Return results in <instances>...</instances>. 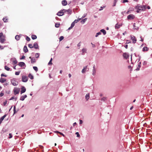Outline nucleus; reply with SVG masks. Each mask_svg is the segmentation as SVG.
<instances>
[{
	"label": "nucleus",
	"instance_id": "29",
	"mask_svg": "<svg viewBox=\"0 0 152 152\" xmlns=\"http://www.w3.org/2000/svg\"><path fill=\"white\" fill-rule=\"evenodd\" d=\"M86 99L87 100H88L89 98V94H87L85 96Z\"/></svg>",
	"mask_w": 152,
	"mask_h": 152
},
{
	"label": "nucleus",
	"instance_id": "20",
	"mask_svg": "<svg viewBox=\"0 0 152 152\" xmlns=\"http://www.w3.org/2000/svg\"><path fill=\"white\" fill-rule=\"evenodd\" d=\"M148 50V48L147 47H144L142 49L143 51H147Z\"/></svg>",
	"mask_w": 152,
	"mask_h": 152
},
{
	"label": "nucleus",
	"instance_id": "12",
	"mask_svg": "<svg viewBox=\"0 0 152 152\" xmlns=\"http://www.w3.org/2000/svg\"><path fill=\"white\" fill-rule=\"evenodd\" d=\"M27 97V96L26 95H25L24 96H22L20 97V100L21 101H23Z\"/></svg>",
	"mask_w": 152,
	"mask_h": 152
},
{
	"label": "nucleus",
	"instance_id": "23",
	"mask_svg": "<svg viewBox=\"0 0 152 152\" xmlns=\"http://www.w3.org/2000/svg\"><path fill=\"white\" fill-rule=\"evenodd\" d=\"M31 38L33 39H37V37L36 35H31Z\"/></svg>",
	"mask_w": 152,
	"mask_h": 152
},
{
	"label": "nucleus",
	"instance_id": "27",
	"mask_svg": "<svg viewBox=\"0 0 152 152\" xmlns=\"http://www.w3.org/2000/svg\"><path fill=\"white\" fill-rule=\"evenodd\" d=\"M95 65H94V66H93V75H94L96 73V70L95 69Z\"/></svg>",
	"mask_w": 152,
	"mask_h": 152
},
{
	"label": "nucleus",
	"instance_id": "58",
	"mask_svg": "<svg viewBox=\"0 0 152 152\" xmlns=\"http://www.w3.org/2000/svg\"><path fill=\"white\" fill-rule=\"evenodd\" d=\"M147 63V62L145 61H144L143 64V65H146V64Z\"/></svg>",
	"mask_w": 152,
	"mask_h": 152
},
{
	"label": "nucleus",
	"instance_id": "22",
	"mask_svg": "<svg viewBox=\"0 0 152 152\" xmlns=\"http://www.w3.org/2000/svg\"><path fill=\"white\" fill-rule=\"evenodd\" d=\"M100 31L101 32L103 33L104 35H105L106 33V31H105V30H104V29H101L100 30Z\"/></svg>",
	"mask_w": 152,
	"mask_h": 152
},
{
	"label": "nucleus",
	"instance_id": "51",
	"mask_svg": "<svg viewBox=\"0 0 152 152\" xmlns=\"http://www.w3.org/2000/svg\"><path fill=\"white\" fill-rule=\"evenodd\" d=\"M16 110H15V107L14 106V114H15L16 113Z\"/></svg>",
	"mask_w": 152,
	"mask_h": 152
},
{
	"label": "nucleus",
	"instance_id": "45",
	"mask_svg": "<svg viewBox=\"0 0 152 152\" xmlns=\"http://www.w3.org/2000/svg\"><path fill=\"white\" fill-rule=\"evenodd\" d=\"M62 10V12H63V15H64V13L67 12V10L63 9V10Z\"/></svg>",
	"mask_w": 152,
	"mask_h": 152
},
{
	"label": "nucleus",
	"instance_id": "61",
	"mask_svg": "<svg viewBox=\"0 0 152 152\" xmlns=\"http://www.w3.org/2000/svg\"><path fill=\"white\" fill-rule=\"evenodd\" d=\"M105 7V6H104L103 7H101V9H100L99 10V11H101V10H102V9H103V8H104Z\"/></svg>",
	"mask_w": 152,
	"mask_h": 152
},
{
	"label": "nucleus",
	"instance_id": "31",
	"mask_svg": "<svg viewBox=\"0 0 152 152\" xmlns=\"http://www.w3.org/2000/svg\"><path fill=\"white\" fill-rule=\"evenodd\" d=\"M17 63V61L15 59H14L12 61V63L13 64H15Z\"/></svg>",
	"mask_w": 152,
	"mask_h": 152
},
{
	"label": "nucleus",
	"instance_id": "14",
	"mask_svg": "<svg viewBox=\"0 0 152 152\" xmlns=\"http://www.w3.org/2000/svg\"><path fill=\"white\" fill-rule=\"evenodd\" d=\"M141 66V62H140L139 63L137 68L136 69L137 71H138L140 70V69Z\"/></svg>",
	"mask_w": 152,
	"mask_h": 152
},
{
	"label": "nucleus",
	"instance_id": "10",
	"mask_svg": "<svg viewBox=\"0 0 152 152\" xmlns=\"http://www.w3.org/2000/svg\"><path fill=\"white\" fill-rule=\"evenodd\" d=\"M57 15L59 16H61L63 15H64L62 10H61L58 12L57 13Z\"/></svg>",
	"mask_w": 152,
	"mask_h": 152
},
{
	"label": "nucleus",
	"instance_id": "16",
	"mask_svg": "<svg viewBox=\"0 0 152 152\" xmlns=\"http://www.w3.org/2000/svg\"><path fill=\"white\" fill-rule=\"evenodd\" d=\"M23 51L25 53L28 52V50L26 46H24L23 48Z\"/></svg>",
	"mask_w": 152,
	"mask_h": 152
},
{
	"label": "nucleus",
	"instance_id": "32",
	"mask_svg": "<svg viewBox=\"0 0 152 152\" xmlns=\"http://www.w3.org/2000/svg\"><path fill=\"white\" fill-rule=\"evenodd\" d=\"M120 26H121L120 25H118V24H117L115 25V29H118L120 27Z\"/></svg>",
	"mask_w": 152,
	"mask_h": 152
},
{
	"label": "nucleus",
	"instance_id": "21",
	"mask_svg": "<svg viewBox=\"0 0 152 152\" xmlns=\"http://www.w3.org/2000/svg\"><path fill=\"white\" fill-rule=\"evenodd\" d=\"M3 20L4 22H7L8 21V19L7 17L4 18Z\"/></svg>",
	"mask_w": 152,
	"mask_h": 152
},
{
	"label": "nucleus",
	"instance_id": "56",
	"mask_svg": "<svg viewBox=\"0 0 152 152\" xmlns=\"http://www.w3.org/2000/svg\"><path fill=\"white\" fill-rule=\"evenodd\" d=\"M25 58V57L24 56H23L22 57L20 58V59H24Z\"/></svg>",
	"mask_w": 152,
	"mask_h": 152
},
{
	"label": "nucleus",
	"instance_id": "13",
	"mask_svg": "<svg viewBox=\"0 0 152 152\" xmlns=\"http://www.w3.org/2000/svg\"><path fill=\"white\" fill-rule=\"evenodd\" d=\"M5 41V39H4V36L2 37H1V38H0V41L1 43H3Z\"/></svg>",
	"mask_w": 152,
	"mask_h": 152
},
{
	"label": "nucleus",
	"instance_id": "1",
	"mask_svg": "<svg viewBox=\"0 0 152 152\" xmlns=\"http://www.w3.org/2000/svg\"><path fill=\"white\" fill-rule=\"evenodd\" d=\"M135 8L137 9V12H139L140 11L142 10L143 9H144V8L142 6H139V5H137L135 7Z\"/></svg>",
	"mask_w": 152,
	"mask_h": 152
},
{
	"label": "nucleus",
	"instance_id": "60",
	"mask_svg": "<svg viewBox=\"0 0 152 152\" xmlns=\"http://www.w3.org/2000/svg\"><path fill=\"white\" fill-rule=\"evenodd\" d=\"M1 77H3V76H4V77H7V75H4V74H2L1 75Z\"/></svg>",
	"mask_w": 152,
	"mask_h": 152
},
{
	"label": "nucleus",
	"instance_id": "3",
	"mask_svg": "<svg viewBox=\"0 0 152 152\" xmlns=\"http://www.w3.org/2000/svg\"><path fill=\"white\" fill-rule=\"evenodd\" d=\"M11 82L12 85L14 86H17L18 84V82L16 81L14 79H12L11 80Z\"/></svg>",
	"mask_w": 152,
	"mask_h": 152
},
{
	"label": "nucleus",
	"instance_id": "11",
	"mask_svg": "<svg viewBox=\"0 0 152 152\" xmlns=\"http://www.w3.org/2000/svg\"><path fill=\"white\" fill-rule=\"evenodd\" d=\"M19 90L18 89H14V93L15 95L18 94H19Z\"/></svg>",
	"mask_w": 152,
	"mask_h": 152
},
{
	"label": "nucleus",
	"instance_id": "59",
	"mask_svg": "<svg viewBox=\"0 0 152 152\" xmlns=\"http://www.w3.org/2000/svg\"><path fill=\"white\" fill-rule=\"evenodd\" d=\"M82 123H83L82 121L81 120H80V122H79L80 124H82Z\"/></svg>",
	"mask_w": 152,
	"mask_h": 152
},
{
	"label": "nucleus",
	"instance_id": "44",
	"mask_svg": "<svg viewBox=\"0 0 152 152\" xmlns=\"http://www.w3.org/2000/svg\"><path fill=\"white\" fill-rule=\"evenodd\" d=\"M101 34V33L100 32H99L98 33H97L95 36V37H98V36L99 35H100Z\"/></svg>",
	"mask_w": 152,
	"mask_h": 152
},
{
	"label": "nucleus",
	"instance_id": "17",
	"mask_svg": "<svg viewBox=\"0 0 152 152\" xmlns=\"http://www.w3.org/2000/svg\"><path fill=\"white\" fill-rule=\"evenodd\" d=\"M6 81V79L1 77L0 79V81L1 83H4Z\"/></svg>",
	"mask_w": 152,
	"mask_h": 152
},
{
	"label": "nucleus",
	"instance_id": "28",
	"mask_svg": "<svg viewBox=\"0 0 152 152\" xmlns=\"http://www.w3.org/2000/svg\"><path fill=\"white\" fill-rule=\"evenodd\" d=\"M67 12L69 14H71L72 12V10L70 9H68L67 10Z\"/></svg>",
	"mask_w": 152,
	"mask_h": 152
},
{
	"label": "nucleus",
	"instance_id": "8",
	"mask_svg": "<svg viewBox=\"0 0 152 152\" xmlns=\"http://www.w3.org/2000/svg\"><path fill=\"white\" fill-rule=\"evenodd\" d=\"M7 116L6 114H5L0 118V124L2 123V121Z\"/></svg>",
	"mask_w": 152,
	"mask_h": 152
},
{
	"label": "nucleus",
	"instance_id": "47",
	"mask_svg": "<svg viewBox=\"0 0 152 152\" xmlns=\"http://www.w3.org/2000/svg\"><path fill=\"white\" fill-rule=\"evenodd\" d=\"M128 0H123L122 1V2L123 3H124L125 2H128Z\"/></svg>",
	"mask_w": 152,
	"mask_h": 152
},
{
	"label": "nucleus",
	"instance_id": "40",
	"mask_svg": "<svg viewBox=\"0 0 152 152\" xmlns=\"http://www.w3.org/2000/svg\"><path fill=\"white\" fill-rule=\"evenodd\" d=\"M86 48H83L82 50V51L83 53H86Z\"/></svg>",
	"mask_w": 152,
	"mask_h": 152
},
{
	"label": "nucleus",
	"instance_id": "39",
	"mask_svg": "<svg viewBox=\"0 0 152 152\" xmlns=\"http://www.w3.org/2000/svg\"><path fill=\"white\" fill-rule=\"evenodd\" d=\"M33 68L34 69L36 72L38 70V69L37 67L36 66H33Z\"/></svg>",
	"mask_w": 152,
	"mask_h": 152
},
{
	"label": "nucleus",
	"instance_id": "53",
	"mask_svg": "<svg viewBox=\"0 0 152 152\" xmlns=\"http://www.w3.org/2000/svg\"><path fill=\"white\" fill-rule=\"evenodd\" d=\"M9 138H11L12 137V135L11 133H10L9 134Z\"/></svg>",
	"mask_w": 152,
	"mask_h": 152
},
{
	"label": "nucleus",
	"instance_id": "26",
	"mask_svg": "<svg viewBox=\"0 0 152 152\" xmlns=\"http://www.w3.org/2000/svg\"><path fill=\"white\" fill-rule=\"evenodd\" d=\"M133 29H138V27L137 26H135V23H134L133 25Z\"/></svg>",
	"mask_w": 152,
	"mask_h": 152
},
{
	"label": "nucleus",
	"instance_id": "62",
	"mask_svg": "<svg viewBox=\"0 0 152 152\" xmlns=\"http://www.w3.org/2000/svg\"><path fill=\"white\" fill-rule=\"evenodd\" d=\"M7 101H6L5 102H4V105H5L7 104Z\"/></svg>",
	"mask_w": 152,
	"mask_h": 152
},
{
	"label": "nucleus",
	"instance_id": "63",
	"mask_svg": "<svg viewBox=\"0 0 152 152\" xmlns=\"http://www.w3.org/2000/svg\"><path fill=\"white\" fill-rule=\"evenodd\" d=\"M78 21V20H75L74 21V23H77V22Z\"/></svg>",
	"mask_w": 152,
	"mask_h": 152
},
{
	"label": "nucleus",
	"instance_id": "64",
	"mask_svg": "<svg viewBox=\"0 0 152 152\" xmlns=\"http://www.w3.org/2000/svg\"><path fill=\"white\" fill-rule=\"evenodd\" d=\"M72 27L71 26L70 27H69L68 28V30H69L71 29H72Z\"/></svg>",
	"mask_w": 152,
	"mask_h": 152
},
{
	"label": "nucleus",
	"instance_id": "54",
	"mask_svg": "<svg viewBox=\"0 0 152 152\" xmlns=\"http://www.w3.org/2000/svg\"><path fill=\"white\" fill-rule=\"evenodd\" d=\"M131 42L129 40H127L126 43L128 44L129 43H130Z\"/></svg>",
	"mask_w": 152,
	"mask_h": 152
},
{
	"label": "nucleus",
	"instance_id": "30",
	"mask_svg": "<svg viewBox=\"0 0 152 152\" xmlns=\"http://www.w3.org/2000/svg\"><path fill=\"white\" fill-rule=\"evenodd\" d=\"M28 77L31 79H33L34 78L33 76L31 74H29L28 75Z\"/></svg>",
	"mask_w": 152,
	"mask_h": 152
},
{
	"label": "nucleus",
	"instance_id": "35",
	"mask_svg": "<svg viewBox=\"0 0 152 152\" xmlns=\"http://www.w3.org/2000/svg\"><path fill=\"white\" fill-rule=\"evenodd\" d=\"M118 0H114L113 1V6H115L116 5V4L117 1Z\"/></svg>",
	"mask_w": 152,
	"mask_h": 152
},
{
	"label": "nucleus",
	"instance_id": "24",
	"mask_svg": "<svg viewBox=\"0 0 152 152\" xmlns=\"http://www.w3.org/2000/svg\"><path fill=\"white\" fill-rule=\"evenodd\" d=\"M87 66H86L84 67L83 69H82V72L83 73H84L85 72L86 69H87Z\"/></svg>",
	"mask_w": 152,
	"mask_h": 152
},
{
	"label": "nucleus",
	"instance_id": "19",
	"mask_svg": "<svg viewBox=\"0 0 152 152\" xmlns=\"http://www.w3.org/2000/svg\"><path fill=\"white\" fill-rule=\"evenodd\" d=\"M20 35H17L15 37V39L17 41L19 40L20 39Z\"/></svg>",
	"mask_w": 152,
	"mask_h": 152
},
{
	"label": "nucleus",
	"instance_id": "57",
	"mask_svg": "<svg viewBox=\"0 0 152 152\" xmlns=\"http://www.w3.org/2000/svg\"><path fill=\"white\" fill-rule=\"evenodd\" d=\"M4 95V93H1L0 94V96L1 97V96H3Z\"/></svg>",
	"mask_w": 152,
	"mask_h": 152
},
{
	"label": "nucleus",
	"instance_id": "2",
	"mask_svg": "<svg viewBox=\"0 0 152 152\" xmlns=\"http://www.w3.org/2000/svg\"><path fill=\"white\" fill-rule=\"evenodd\" d=\"M22 81L24 82H26L28 80V78L27 76H22Z\"/></svg>",
	"mask_w": 152,
	"mask_h": 152
},
{
	"label": "nucleus",
	"instance_id": "42",
	"mask_svg": "<svg viewBox=\"0 0 152 152\" xmlns=\"http://www.w3.org/2000/svg\"><path fill=\"white\" fill-rule=\"evenodd\" d=\"M26 40L28 41H29L30 40V39L28 36H26Z\"/></svg>",
	"mask_w": 152,
	"mask_h": 152
},
{
	"label": "nucleus",
	"instance_id": "43",
	"mask_svg": "<svg viewBox=\"0 0 152 152\" xmlns=\"http://www.w3.org/2000/svg\"><path fill=\"white\" fill-rule=\"evenodd\" d=\"M20 71H19V72H15V75H19V74H20Z\"/></svg>",
	"mask_w": 152,
	"mask_h": 152
},
{
	"label": "nucleus",
	"instance_id": "34",
	"mask_svg": "<svg viewBox=\"0 0 152 152\" xmlns=\"http://www.w3.org/2000/svg\"><path fill=\"white\" fill-rule=\"evenodd\" d=\"M52 60H53V59H52V58H51L50 59V61L48 63V65H52Z\"/></svg>",
	"mask_w": 152,
	"mask_h": 152
},
{
	"label": "nucleus",
	"instance_id": "5",
	"mask_svg": "<svg viewBox=\"0 0 152 152\" xmlns=\"http://www.w3.org/2000/svg\"><path fill=\"white\" fill-rule=\"evenodd\" d=\"M135 18L133 14H130L127 16L128 20L133 19Z\"/></svg>",
	"mask_w": 152,
	"mask_h": 152
},
{
	"label": "nucleus",
	"instance_id": "52",
	"mask_svg": "<svg viewBox=\"0 0 152 152\" xmlns=\"http://www.w3.org/2000/svg\"><path fill=\"white\" fill-rule=\"evenodd\" d=\"M133 8H132V9L130 10H129L127 12H126V13L127 14H129L130 12H129L130 11H133Z\"/></svg>",
	"mask_w": 152,
	"mask_h": 152
},
{
	"label": "nucleus",
	"instance_id": "7",
	"mask_svg": "<svg viewBox=\"0 0 152 152\" xmlns=\"http://www.w3.org/2000/svg\"><path fill=\"white\" fill-rule=\"evenodd\" d=\"M26 91V88L23 86L21 88V90L20 91V93L21 94L25 92Z\"/></svg>",
	"mask_w": 152,
	"mask_h": 152
},
{
	"label": "nucleus",
	"instance_id": "55",
	"mask_svg": "<svg viewBox=\"0 0 152 152\" xmlns=\"http://www.w3.org/2000/svg\"><path fill=\"white\" fill-rule=\"evenodd\" d=\"M106 99V98L105 97H102V100L105 101Z\"/></svg>",
	"mask_w": 152,
	"mask_h": 152
},
{
	"label": "nucleus",
	"instance_id": "37",
	"mask_svg": "<svg viewBox=\"0 0 152 152\" xmlns=\"http://www.w3.org/2000/svg\"><path fill=\"white\" fill-rule=\"evenodd\" d=\"M28 47L31 48H33V46L32 44H30L28 45Z\"/></svg>",
	"mask_w": 152,
	"mask_h": 152
},
{
	"label": "nucleus",
	"instance_id": "15",
	"mask_svg": "<svg viewBox=\"0 0 152 152\" xmlns=\"http://www.w3.org/2000/svg\"><path fill=\"white\" fill-rule=\"evenodd\" d=\"M62 4L63 6H66L67 4V2L65 0H64L62 1Z\"/></svg>",
	"mask_w": 152,
	"mask_h": 152
},
{
	"label": "nucleus",
	"instance_id": "6",
	"mask_svg": "<svg viewBox=\"0 0 152 152\" xmlns=\"http://www.w3.org/2000/svg\"><path fill=\"white\" fill-rule=\"evenodd\" d=\"M123 57L126 59L128 58L129 57V55L126 53H124L123 54Z\"/></svg>",
	"mask_w": 152,
	"mask_h": 152
},
{
	"label": "nucleus",
	"instance_id": "4",
	"mask_svg": "<svg viewBox=\"0 0 152 152\" xmlns=\"http://www.w3.org/2000/svg\"><path fill=\"white\" fill-rule=\"evenodd\" d=\"M131 40L132 41V43H135L137 41V39L134 36H131Z\"/></svg>",
	"mask_w": 152,
	"mask_h": 152
},
{
	"label": "nucleus",
	"instance_id": "46",
	"mask_svg": "<svg viewBox=\"0 0 152 152\" xmlns=\"http://www.w3.org/2000/svg\"><path fill=\"white\" fill-rule=\"evenodd\" d=\"M75 134L77 135V137H80V135L78 132H76L75 133Z\"/></svg>",
	"mask_w": 152,
	"mask_h": 152
},
{
	"label": "nucleus",
	"instance_id": "18",
	"mask_svg": "<svg viewBox=\"0 0 152 152\" xmlns=\"http://www.w3.org/2000/svg\"><path fill=\"white\" fill-rule=\"evenodd\" d=\"M18 65L21 67H23L25 66V64L23 62H20L19 63Z\"/></svg>",
	"mask_w": 152,
	"mask_h": 152
},
{
	"label": "nucleus",
	"instance_id": "25",
	"mask_svg": "<svg viewBox=\"0 0 152 152\" xmlns=\"http://www.w3.org/2000/svg\"><path fill=\"white\" fill-rule=\"evenodd\" d=\"M31 62L32 63H34L35 62L36 60L34 58H33L31 59Z\"/></svg>",
	"mask_w": 152,
	"mask_h": 152
},
{
	"label": "nucleus",
	"instance_id": "38",
	"mask_svg": "<svg viewBox=\"0 0 152 152\" xmlns=\"http://www.w3.org/2000/svg\"><path fill=\"white\" fill-rule=\"evenodd\" d=\"M39 56V53H36L35 54V57L36 58H38Z\"/></svg>",
	"mask_w": 152,
	"mask_h": 152
},
{
	"label": "nucleus",
	"instance_id": "33",
	"mask_svg": "<svg viewBox=\"0 0 152 152\" xmlns=\"http://www.w3.org/2000/svg\"><path fill=\"white\" fill-rule=\"evenodd\" d=\"M4 68L7 71H9L10 69L9 67H8L6 66H5Z\"/></svg>",
	"mask_w": 152,
	"mask_h": 152
},
{
	"label": "nucleus",
	"instance_id": "9",
	"mask_svg": "<svg viewBox=\"0 0 152 152\" xmlns=\"http://www.w3.org/2000/svg\"><path fill=\"white\" fill-rule=\"evenodd\" d=\"M33 47L35 49H38L39 48L38 44L36 42H35L34 43Z\"/></svg>",
	"mask_w": 152,
	"mask_h": 152
},
{
	"label": "nucleus",
	"instance_id": "36",
	"mask_svg": "<svg viewBox=\"0 0 152 152\" xmlns=\"http://www.w3.org/2000/svg\"><path fill=\"white\" fill-rule=\"evenodd\" d=\"M60 25L59 23H56L55 24V26L56 28H58L59 27Z\"/></svg>",
	"mask_w": 152,
	"mask_h": 152
},
{
	"label": "nucleus",
	"instance_id": "50",
	"mask_svg": "<svg viewBox=\"0 0 152 152\" xmlns=\"http://www.w3.org/2000/svg\"><path fill=\"white\" fill-rule=\"evenodd\" d=\"M86 18H85L84 19L82 20L81 21L82 23H84L86 21Z\"/></svg>",
	"mask_w": 152,
	"mask_h": 152
},
{
	"label": "nucleus",
	"instance_id": "41",
	"mask_svg": "<svg viewBox=\"0 0 152 152\" xmlns=\"http://www.w3.org/2000/svg\"><path fill=\"white\" fill-rule=\"evenodd\" d=\"M64 37H63V36H61L59 38V41H61L64 39Z\"/></svg>",
	"mask_w": 152,
	"mask_h": 152
},
{
	"label": "nucleus",
	"instance_id": "49",
	"mask_svg": "<svg viewBox=\"0 0 152 152\" xmlns=\"http://www.w3.org/2000/svg\"><path fill=\"white\" fill-rule=\"evenodd\" d=\"M75 23L74 22H73L72 23L71 26L73 28L75 26Z\"/></svg>",
	"mask_w": 152,
	"mask_h": 152
},
{
	"label": "nucleus",
	"instance_id": "48",
	"mask_svg": "<svg viewBox=\"0 0 152 152\" xmlns=\"http://www.w3.org/2000/svg\"><path fill=\"white\" fill-rule=\"evenodd\" d=\"M4 36L3 35V34L2 32L0 33V38H1V37H2Z\"/></svg>",
	"mask_w": 152,
	"mask_h": 152
}]
</instances>
